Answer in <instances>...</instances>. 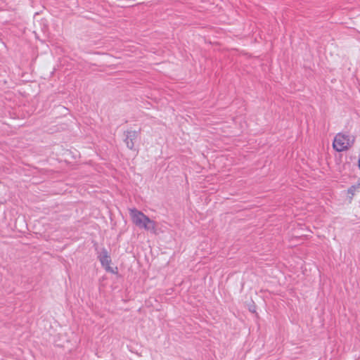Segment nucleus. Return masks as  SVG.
<instances>
[{
    "label": "nucleus",
    "instance_id": "20e7f679",
    "mask_svg": "<svg viewBox=\"0 0 360 360\" xmlns=\"http://www.w3.org/2000/svg\"><path fill=\"white\" fill-rule=\"evenodd\" d=\"M139 131H128L127 132L126 139L124 142L126 143L127 146L132 150L134 147V141L137 138Z\"/></svg>",
    "mask_w": 360,
    "mask_h": 360
},
{
    "label": "nucleus",
    "instance_id": "f03ea898",
    "mask_svg": "<svg viewBox=\"0 0 360 360\" xmlns=\"http://www.w3.org/2000/svg\"><path fill=\"white\" fill-rule=\"evenodd\" d=\"M129 214L133 224L135 225H147L153 222L143 212L136 208L131 209L129 210Z\"/></svg>",
    "mask_w": 360,
    "mask_h": 360
},
{
    "label": "nucleus",
    "instance_id": "f257e3e1",
    "mask_svg": "<svg viewBox=\"0 0 360 360\" xmlns=\"http://www.w3.org/2000/svg\"><path fill=\"white\" fill-rule=\"evenodd\" d=\"M354 141L355 137L354 136L339 132L334 138L333 148L337 152L345 151L354 145Z\"/></svg>",
    "mask_w": 360,
    "mask_h": 360
},
{
    "label": "nucleus",
    "instance_id": "7ed1b4c3",
    "mask_svg": "<svg viewBox=\"0 0 360 360\" xmlns=\"http://www.w3.org/2000/svg\"><path fill=\"white\" fill-rule=\"evenodd\" d=\"M98 259L101 263V265L106 271L112 273L113 274H117L118 272V269L117 266L112 267L110 266L111 264V258L108 252V251L103 249L101 252L98 255Z\"/></svg>",
    "mask_w": 360,
    "mask_h": 360
}]
</instances>
